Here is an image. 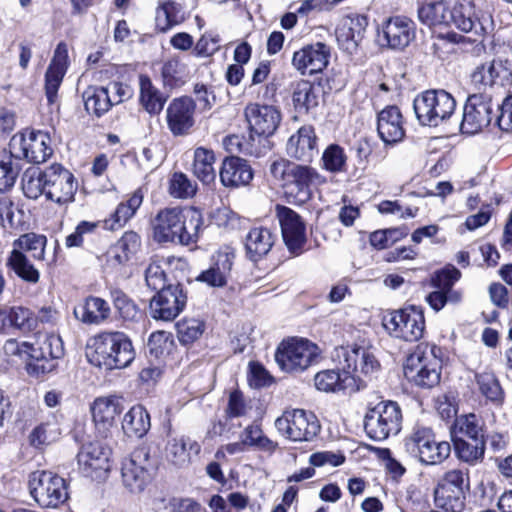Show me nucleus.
I'll use <instances>...</instances> for the list:
<instances>
[{"label":"nucleus","instance_id":"nucleus-43","mask_svg":"<svg viewBox=\"0 0 512 512\" xmlns=\"http://www.w3.org/2000/svg\"><path fill=\"white\" fill-rule=\"evenodd\" d=\"M450 435L451 438L486 439V425L482 417L475 413L461 414L452 422Z\"/></svg>","mask_w":512,"mask_h":512},{"label":"nucleus","instance_id":"nucleus-45","mask_svg":"<svg viewBox=\"0 0 512 512\" xmlns=\"http://www.w3.org/2000/svg\"><path fill=\"white\" fill-rule=\"evenodd\" d=\"M185 20L181 5L175 0L159 1L155 10L154 30L157 33H167Z\"/></svg>","mask_w":512,"mask_h":512},{"label":"nucleus","instance_id":"nucleus-14","mask_svg":"<svg viewBox=\"0 0 512 512\" xmlns=\"http://www.w3.org/2000/svg\"><path fill=\"white\" fill-rule=\"evenodd\" d=\"M275 217L278 220L283 243L289 255L295 258L307 252V229L302 216L288 206L276 204Z\"/></svg>","mask_w":512,"mask_h":512},{"label":"nucleus","instance_id":"nucleus-64","mask_svg":"<svg viewBox=\"0 0 512 512\" xmlns=\"http://www.w3.org/2000/svg\"><path fill=\"white\" fill-rule=\"evenodd\" d=\"M425 296V301L434 312L441 311L446 305H458L463 299L461 291H447L439 288H433Z\"/></svg>","mask_w":512,"mask_h":512},{"label":"nucleus","instance_id":"nucleus-27","mask_svg":"<svg viewBox=\"0 0 512 512\" xmlns=\"http://www.w3.org/2000/svg\"><path fill=\"white\" fill-rule=\"evenodd\" d=\"M291 100L294 111L308 115L315 111L324 99V87L320 81L300 79L291 84Z\"/></svg>","mask_w":512,"mask_h":512},{"label":"nucleus","instance_id":"nucleus-49","mask_svg":"<svg viewBox=\"0 0 512 512\" xmlns=\"http://www.w3.org/2000/svg\"><path fill=\"white\" fill-rule=\"evenodd\" d=\"M216 161L213 150L205 147H197L194 150L192 164L193 175L204 185H210L215 182L216 171L214 164Z\"/></svg>","mask_w":512,"mask_h":512},{"label":"nucleus","instance_id":"nucleus-46","mask_svg":"<svg viewBox=\"0 0 512 512\" xmlns=\"http://www.w3.org/2000/svg\"><path fill=\"white\" fill-rule=\"evenodd\" d=\"M82 98L87 113L97 118L105 115L113 107L109 88L104 86H88L82 93Z\"/></svg>","mask_w":512,"mask_h":512},{"label":"nucleus","instance_id":"nucleus-35","mask_svg":"<svg viewBox=\"0 0 512 512\" xmlns=\"http://www.w3.org/2000/svg\"><path fill=\"white\" fill-rule=\"evenodd\" d=\"M253 175V169L248 161L238 156L225 157L219 172L222 185L228 188L248 185Z\"/></svg>","mask_w":512,"mask_h":512},{"label":"nucleus","instance_id":"nucleus-41","mask_svg":"<svg viewBox=\"0 0 512 512\" xmlns=\"http://www.w3.org/2000/svg\"><path fill=\"white\" fill-rule=\"evenodd\" d=\"M168 460L178 468L188 467L192 462V455L199 456L200 444L195 440L180 437L170 440L166 447Z\"/></svg>","mask_w":512,"mask_h":512},{"label":"nucleus","instance_id":"nucleus-17","mask_svg":"<svg viewBox=\"0 0 512 512\" xmlns=\"http://www.w3.org/2000/svg\"><path fill=\"white\" fill-rule=\"evenodd\" d=\"M236 260V249L224 244L209 257L208 267L195 278L209 288H224L232 279V271Z\"/></svg>","mask_w":512,"mask_h":512},{"label":"nucleus","instance_id":"nucleus-34","mask_svg":"<svg viewBox=\"0 0 512 512\" xmlns=\"http://www.w3.org/2000/svg\"><path fill=\"white\" fill-rule=\"evenodd\" d=\"M450 2L447 0H424L417 9L418 19L433 33L437 30L448 29L450 17Z\"/></svg>","mask_w":512,"mask_h":512},{"label":"nucleus","instance_id":"nucleus-12","mask_svg":"<svg viewBox=\"0 0 512 512\" xmlns=\"http://www.w3.org/2000/svg\"><path fill=\"white\" fill-rule=\"evenodd\" d=\"M496 112L494 111L493 97L486 92L469 94L463 106V115L460 122L462 134L474 135L484 128L495 125Z\"/></svg>","mask_w":512,"mask_h":512},{"label":"nucleus","instance_id":"nucleus-8","mask_svg":"<svg viewBox=\"0 0 512 512\" xmlns=\"http://www.w3.org/2000/svg\"><path fill=\"white\" fill-rule=\"evenodd\" d=\"M456 99L444 89H427L417 94L413 109L420 125L438 127L456 110Z\"/></svg>","mask_w":512,"mask_h":512},{"label":"nucleus","instance_id":"nucleus-39","mask_svg":"<svg viewBox=\"0 0 512 512\" xmlns=\"http://www.w3.org/2000/svg\"><path fill=\"white\" fill-rule=\"evenodd\" d=\"M123 411L117 397L96 398L91 406L93 421L98 429L109 430Z\"/></svg>","mask_w":512,"mask_h":512},{"label":"nucleus","instance_id":"nucleus-20","mask_svg":"<svg viewBox=\"0 0 512 512\" xmlns=\"http://www.w3.org/2000/svg\"><path fill=\"white\" fill-rule=\"evenodd\" d=\"M196 100L188 95L173 98L166 108V125L174 137L189 135L196 124Z\"/></svg>","mask_w":512,"mask_h":512},{"label":"nucleus","instance_id":"nucleus-59","mask_svg":"<svg viewBox=\"0 0 512 512\" xmlns=\"http://www.w3.org/2000/svg\"><path fill=\"white\" fill-rule=\"evenodd\" d=\"M47 245V237L43 234L35 232H28L22 234L19 238L14 240V249H18L23 253L29 252L34 260H45V248Z\"/></svg>","mask_w":512,"mask_h":512},{"label":"nucleus","instance_id":"nucleus-56","mask_svg":"<svg viewBox=\"0 0 512 512\" xmlns=\"http://www.w3.org/2000/svg\"><path fill=\"white\" fill-rule=\"evenodd\" d=\"M22 190L26 198L36 200L46 196V168H28L22 177Z\"/></svg>","mask_w":512,"mask_h":512},{"label":"nucleus","instance_id":"nucleus-32","mask_svg":"<svg viewBox=\"0 0 512 512\" xmlns=\"http://www.w3.org/2000/svg\"><path fill=\"white\" fill-rule=\"evenodd\" d=\"M511 77V61L507 58H493L474 69L471 74V81L475 85L492 87L495 84L503 85Z\"/></svg>","mask_w":512,"mask_h":512},{"label":"nucleus","instance_id":"nucleus-53","mask_svg":"<svg viewBox=\"0 0 512 512\" xmlns=\"http://www.w3.org/2000/svg\"><path fill=\"white\" fill-rule=\"evenodd\" d=\"M475 382L479 392L489 401L500 404L504 400V391L500 381L492 370L475 373Z\"/></svg>","mask_w":512,"mask_h":512},{"label":"nucleus","instance_id":"nucleus-22","mask_svg":"<svg viewBox=\"0 0 512 512\" xmlns=\"http://www.w3.org/2000/svg\"><path fill=\"white\" fill-rule=\"evenodd\" d=\"M4 350L9 355L19 357L27 356L25 369L27 374L34 378H43L45 375L57 369L56 360L49 358L29 342H19L16 339H8L4 344Z\"/></svg>","mask_w":512,"mask_h":512},{"label":"nucleus","instance_id":"nucleus-29","mask_svg":"<svg viewBox=\"0 0 512 512\" xmlns=\"http://www.w3.org/2000/svg\"><path fill=\"white\" fill-rule=\"evenodd\" d=\"M317 135L312 125L301 126L286 145L287 155L299 162L311 163L317 150Z\"/></svg>","mask_w":512,"mask_h":512},{"label":"nucleus","instance_id":"nucleus-9","mask_svg":"<svg viewBox=\"0 0 512 512\" xmlns=\"http://www.w3.org/2000/svg\"><path fill=\"white\" fill-rule=\"evenodd\" d=\"M382 325L390 336L416 342L423 337L426 329L424 310L415 305L388 310L382 317Z\"/></svg>","mask_w":512,"mask_h":512},{"label":"nucleus","instance_id":"nucleus-55","mask_svg":"<svg viewBox=\"0 0 512 512\" xmlns=\"http://www.w3.org/2000/svg\"><path fill=\"white\" fill-rule=\"evenodd\" d=\"M368 26V17L362 14L348 15L344 18L336 32L339 39L358 43L362 40Z\"/></svg>","mask_w":512,"mask_h":512},{"label":"nucleus","instance_id":"nucleus-63","mask_svg":"<svg viewBox=\"0 0 512 512\" xmlns=\"http://www.w3.org/2000/svg\"><path fill=\"white\" fill-rule=\"evenodd\" d=\"M461 271L453 264H446L443 268L433 272L430 277V286L447 291H459L454 285L461 279Z\"/></svg>","mask_w":512,"mask_h":512},{"label":"nucleus","instance_id":"nucleus-51","mask_svg":"<svg viewBox=\"0 0 512 512\" xmlns=\"http://www.w3.org/2000/svg\"><path fill=\"white\" fill-rule=\"evenodd\" d=\"M176 336L184 347H191L206 331V322L196 317H183L175 323Z\"/></svg>","mask_w":512,"mask_h":512},{"label":"nucleus","instance_id":"nucleus-25","mask_svg":"<svg viewBox=\"0 0 512 512\" xmlns=\"http://www.w3.org/2000/svg\"><path fill=\"white\" fill-rule=\"evenodd\" d=\"M330 47L323 42L308 44L293 53L292 65L301 75L322 72L329 64Z\"/></svg>","mask_w":512,"mask_h":512},{"label":"nucleus","instance_id":"nucleus-30","mask_svg":"<svg viewBox=\"0 0 512 512\" xmlns=\"http://www.w3.org/2000/svg\"><path fill=\"white\" fill-rule=\"evenodd\" d=\"M383 37L393 49L406 48L416 36V25L406 16H392L382 24Z\"/></svg>","mask_w":512,"mask_h":512},{"label":"nucleus","instance_id":"nucleus-44","mask_svg":"<svg viewBox=\"0 0 512 512\" xmlns=\"http://www.w3.org/2000/svg\"><path fill=\"white\" fill-rule=\"evenodd\" d=\"M101 221L82 220L78 222L74 231L65 237V247L67 249L79 248L92 252L95 238H99V228Z\"/></svg>","mask_w":512,"mask_h":512},{"label":"nucleus","instance_id":"nucleus-52","mask_svg":"<svg viewBox=\"0 0 512 512\" xmlns=\"http://www.w3.org/2000/svg\"><path fill=\"white\" fill-rule=\"evenodd\" d=\"M388 147L384 144L381 147L372 138L363 137L356 142L354 149L358 163L367 165L369 162L377 164L384 161L388 155Z\"/></svg>","mask_w":512,"mask_h":512},{"label":"nucleus","instance_id":"nucleus-60","mask_svg":"<svg viewBox=\"0 0 512 512\" xmlns=\"http://www.w3.org/2000/svg\"><path fill=\"white\" fill-rule=\"evenodd\" d=\"M162 86L172 91L186 83L184 67L178 58H170L163 62L160 68Z\"/></svg>","mask_w":512,"mask_h":512},{"label":"nucleus","instance_id":"nucleus-1","mask_svg":"<svg viewBox=\"0 0 512 512\" xmlns=\"http://www.w3.org/2000/svg\"><path fill=\"white\" fill-rule=\"evenodd\" d=\"M152 239L160 245L196 244L203 231L204 220L201 211L194 207H164L150 221Z\"/></svg>","mask_w":512,"mask_h":512},{"label":"nucleus","instance_id":"nucleus-5","mask_svg":"<svg viewBox=\"0 0 512 512\" xmlns=\"http://www.w3.org/2000/svg\"><path fill=\"white\" fill-rule=\"evenodd\" d=\"M321 356L319 346L308 338L292 336L283 339L276 348L275 361L279 368L298 374L317 363Z\"/></svg>","mask_w":512,"mask_h":512},{"label":"nucleus","instance_id":"nucleus-19","mask_svg":"<svg viewBox=\"0 0 512 512\" xmlns=\"http://www.w3.org/2000/svg\"><path fill=\"white\" fill-rule=\"evenodd\" d=\"M112 450L99 440L82 444L77 454L79 469L92 479H100L111 470Z\"/></svg>","mask_w":512,"mask_h":512},{"label":"nucleus","instance_id":"nucleus-21","mask_svg":"<svg viewBox=\"0 0 512 512\" xmlns=\"http://www.w3.org/2000/svg\"><path fill=\"white\" fill-rule=\"evenodd\" d=\"M244 115L252 140L254 136L267 139L274 135L282 120L281 112L276 106L256 102L246 105Z\"/></svg>","mask_w":512,"mask_h":512},{"label":"nucleus","instance_id":"nucleus-2","mask_svg":"<svg viewBox=\"0 0 512 512\" xmlns=\"http://www.w3.org/2000/svg\"><path fill=\"white\" fill-rule=\"evenodd\" d=\"M271 181L279 187L289 202H307L313 188L326 183V178L308 164H298L280 157L269 165Z\"/></svg>","mask_w":512,"mask_h":512},{"label":"nucleus","instance_id":"nucleus-24","mask_svg":"<svg viewBox=\"0 0 512 512\" xmlns=\"http://www.w3.org/2000/svg\"><path fill=\"white\" fill-rule=\"evenodd\" d=\"M376 130L385 146L393 147L406 137V120L397 105H387L377 113Z\"/></svg>","mask_w":512,"mask_h":512},{"label":"nucleus","instance_id":"nucleus-4","mask_svg":"<svg viewBox=\"0 0 512 512\" xmlns=\"http://www.w3.org/2000/svg\"><path fill=\"white\" fill-rule=\"evenodd\" d=\"M29 495L42 509H57L69 499V483L51 470H35L27 480Z\"/></svg>","mask_w":512,"mask_h":512},{"label":"nucleus","instance_id":"nucleus-13","mask_svg":"<svg viewBox=\"0 0 512 512\" xmlns=\"http://www.w3.org/2000/svg\"><path fill=\"white\" fill-rule=\"evenodd\" d=\"M277 431L294 442L312 441L321 430V425L313 412L303 409L286 410L275 421Z\"/></svg>","mask_w":512,"mask_h":512},{"label":"nucleus","instance_id":"nucleus-47","mask_svg":"<svg viewBox=\"0 0 512 512\" xmlns=\"http://www.w3.org/2000/svg\"><path fill=\"white\" fill-rule=\"evenodd\" d=\"M150 425V415L141 404L132 406L122 421V429L129 438H142L149 431Z\"/></svg>","mask_w":512,"mask_h":512},{"label":"nucleus","instance_id":"nucleus-62","mask_svg":"<svg viewBox=\"0 0 512 512\" xmlns=\"http://www.w3.org/2000/svg\"><path fill=\"white\" fill-rule=\"evenodd\" d=\"M9 152L0 159V194L8 193L14 187L22 167Z\"/></svg>","mask_w":512,"mask_h":512},{"label":"nucleus","instance_id":"nucleus-38","mask_svg":"<svg viewBox=\"0 0 512 512\" xmlns=\"http://www.w3.org/2000/svg\"><path fill=\"white\" fill-rule=\"evenodd\" d=\"M139 104L151 116L159 115L169 96L158 89L147 74H139Z\"/></svg>","mask_w":512,"mask_h":512},{"label":"nucleus","instance_id":"nucleus-10","mask_svg":"<svg viewBox=\"0 0 512 512\" xmlns=\"http://www.w3.org/2000/svg\"><path fill=\"white\" fill-rule=\"evenodd\" d=\"M8 151L15 159L41 164L53 154L51 137L49 133L42 130L25 128L11 137Z\"/></svg>","mask_w":512,"mask_h":512},{"label":"nucleus","instance_id":"nucleus-37","mask_svg":"<svg viewBox=\"0 0 512 512\" xmlns=\"http://www.w3.org/2000/svg\"><path fill=\"white\" fill-rule=\"evenodd\" d=\"M147 347L150 357L156 359L162 366L174 361L178 354L173 334L164 330L152 332L148 337Z\"/></svg>","mask_w":512,"mask_h":512},{"label":"nucleus","instance_id":"nucleus-40","mask_svg":"<svg viewBox=\"0 0 512 512\" xmlns=\"http://www.w3.org/2000/svg\"><path fill=\"white\" fill-rule=\"evenodd\" d=\"M456 458L469 466L483 462L486 451V439H469L462 436L451 438Z\"/></svg>","mask_w":512,"mask_h":512},{"label":"nucleus","instance_id":"nucleus-15","mask_svg":"<svg viewBox=\"0 0 512 512\" xmlns=\"http://www.w3.org/2000/svg\"><path fill=\"white\" fill-rule=\"evenodd\" d=\"M155 470L148 448L137 447L122 461L123 484L130 492L140 493L152 482Z\"/></svg>","mask_w":512,"mask_h":512},{"label":"nucleus","instance_id":"nucleus-61","mask_svg":"<svg viewBox=\"0 0 512 512\" xmlns=\"http://www.w3.org/2000/svg\"><path fill=\"white\" fill-rule=\"evenodd\" d=\"M348 156L344 148L337 144H329L321 157L322 168L330 173L338 174L347 171Z\"/></svg>","mask_w":512,"mask_h":512},{"label":"nucleus","instance_id":"nucleus-26","mask_svg":"<svg viewBox=\"0 0 512 512\" xmlns=\"http://www.w3.org/2000/svg\"><path fill=\"white\" fill-rule=\"evenodd\" d=\"M68 45L61 41L57 44L52 59L44 75V90L49 105L58 98V91L69 67Z\"/></svg>","mask_w":512,"mask_h":512},{"label":"nucleus","instance_id":"nucleus-54","mask_svg":"<svg viewBox=\"0 0 512 512\" xmlns=\"http://www.w3.org/2000/svg\"><path fill=\"white\" fill-rule=\"evenodd\" d=\"M465 491L435 487L434 502L444 512H462L465 508Z\"/></svg>","mask_w":512,"mask_h":512},{"label":"nucleus","instance_id":"nucleus-50","mask_svg":"<svg viewBox=\"0 0 512 512\" xmlns=\"http://www.w3.org/2000/svg\"><path fill=\"white\" fill-rule=\"evenodd\" d=\"M114 308L123 322L137 323L145 318V312L123 290L111 291Z\"/></svg>","mask_w":512,"mask_h":512},{"label":"nucleus","instance_id":"nucleus-23","mask_svg":"<svg viewBox=\"0 0 512 512\" xmlns=\"http://www.w3.org/2000/svg\"><path fill=\"white\" fill-rule=\"evenodd\" d=\"M77 181L73 173L62 164L46 167V198L58 204L74 201Z\"/></svg>","mask_w":512,"mask_h":512},{"label":"nucleus","instance_id":"nucleus-31","mask_svg":"<svg viewBox=\"0 0 512 512\" xmlns=\"http://www.w3.org/2000/svg\"><path fill=\"white\" fill-rule=\"evenodd\" d=\"M144 196L145 189L143 186L127 194L125 199L118 203L115 210L102 221L103 228L109 231L123 228L136 215L143 204Z\"/></svg>","mask_w":512,"mask_h":512},{"label":"nucleus","instance_id":"nucleus-58","mask_svg":"<svg viewBox=\"0 0 512 512\" xmlns=\"http://www.w3.org/2000/svg\"><path fill=\"white\" fill-rule=\"evenodd\" d=\"M347 379V374L341 373L339 369H325L315 374L314 385L319 391L336 393L346 390Z\"/></svg>","mask_w":512,"mask_h":512},{"label":"nucleus","instance_id":"nucleus-7","mask_svg":"<svg viewBox=\"0 0 512 512\" xmlns=\"http://www.w3.org/2000/svg\"><path fill=\"white\" fill-rule=\"evenodd\" d=\"M406 451L425 465H439L449 458L451 443L437 439L431 427L416 424L404 439Z\"/></svg>","mask_w":512,"mask_h":512},{"label":"nucleus","instance_id":"nucleus-11","mask_svg":"<svg viewBox=\"0 0 512 512\" xmlns=\"http://www.w3.org/2000/svg\"><path fill=\"white\" fill-rule=\"evenodd\" d=\"M338 356L343 358L340 361L342 371L348 378L358 382V390L366 387L367 382L371 381L381 369V364L374 353L357 344L341 346Z\"/></svg>","mask_w":512,"mask_h":512},{"label":"nucleus","instance_id":"nucleus-3","mask_svg":"<svg viewBox=\"0 0 512 512\" xmlns=\"http://www.w3.org/2000/svg\"><path fill=\"white\" fill-rule=\"evenodd\" d=\"M89 361L106 370L128 367L136 357V351L129 335L123 331H102L94 335L87 345Z\"/></svg>","mask_w":512,"mask_h":512},{"label":"nucleus","instance_id":"nucleus-6","mask_svg":"<svg viewBox=\"0 0 512 512\" xmlns=\"http://www.w3.org/2000/svg\"><path fill=\"white\" fill-rule=\"evenodd\" d=\"M402 409L396 401L381 400L369 403L364 416V431L373 441H384L402 429Z\"/></svg>","mask_w":512,"mask_h":512},{"label":"nucleus","instance_id":"nucleus-18","mask_svg":"<svg viewBox=\"0 0 512 512\" xmlns=\"http://www.w3.org/2000/svg\"><path fill=\"white\" fill-rule=\"evenodd\" d=\"M187 301L184 285L175 281V284L168 285L152 296L149 302L150 316L157 321L171 322L185 309Z\"/></svg>","mask_w":512,"mask_h":512},{"label":"nucleus","instance_id":"nucleus-57","mask_svg":"<svg viewBox=\"0 0 512 512\" xmlns=\"http://www.w3.org/2000/svg\"><path fill=\"white\" fill-rule=\"evenodd\" d=\"M246 447L273 454L278 449V443L267 437L261 424L252 423L246 426L241 435Z\"/></svg>","mask_w":512,"mask_h":512},{"label":"nucleus","instance_id":"nucleus-33","mask_svg":"<svg viewBox=\"0 0 512 512\" xmlns=\"http://www.w3.org/2000/svg\"><path fill=\"white\" fill-rule=\"evenodd\" d=\"M449 28L453 24L463 33H473L478 38H484L486 28L476 14L475 4L471 1L456 2L450 8Z\"/></svg>","mask_w":512,"mask_h":512},{"label":"nucleus","instance_id":"nucleus-16","mask_svg":"<svg viewBox=\"0 0 512 512\" xmlns=\"http://www.w3.org/2000/svg\"><path fill=\"white\" fill-rule=\"evenodd\" d=\"M442 361L429 359L422 345H417L404 364L405 378L422 389H432L440 384Z\"/></svg>","mask_w":512,"mask_h":512},{"label":"nucleus","instance_id":"nucleus-36","mask_svg":"<svg viewBox=\"0 0 512 512\" xmlns=\"http://www.w3.org/2000/svg\"><path fill=\"white\" fill-rule=\"evenodd\" d=\"M276 235L267 227H253L245 237L246 257L258 262L265 257L275 243Z\"/></svg>","mask_w":512,"mask_h":512},{"label":"nucleus","instance_id":"nucleus-48","mask_svg":"<svg viewBox=\"0 0 512 512\" xmlns=\"http://www.w3.org/2000/svg\"><path fill=\"white\" fill-rule=\"evenodd\" d=\"M6 267L25 283L37 284L40 281L39 270L27 255L18 249L10 251L6 259Z\"/></svg>","mask_w":512,"mask_h":512},{"label":"nucleus","instance_id":"nucleus-28","mask_svg":"<svg viewBox=\"0 0 512 512\" xmlns=\"http://www.w3.org/2000/svg\"><path fill=\"white\" fill-rule=\"evenodd\" d=\"M37 330L35 312L24 306L0 307V333L19 331L28 335Z\"/></svg>","mask_w":512,"mask_h":512},{"label":"nucleus","instance_id":"nucleus-42","mask_svg":"<svg viewBox=\"0 0 512 512\" xmlns=\"http://www.w3.org/2000/svg\"><path fill=\"white\" fill-rule=\"evenodd\" d=\"M110 306L106 300L96 296H88L74 310L75 316L84 324L99 325L110 316Z\"/></svg>","mask_w":512,"mask_h":512}]
</instances>
